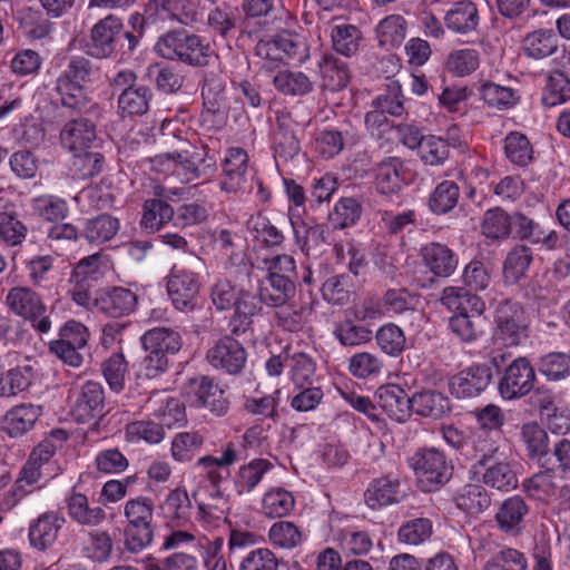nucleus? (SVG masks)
<instances>
[{
  "label": "nucleus",
  "instance_id": "obj_5",
  "mask_svg": "<svg viewBox=\"0 0 570 570\" xmlns=\"http://www.w3.org/2000/svg\"><path fill=\"white\" fill-rule=\"evenodd\" d=\"M528 338V324L520 304L501 302L494 312L492 343L505 348L521 345Z\"/></svg>",
  "mask_w": 570,
  "mask_h": 570
},
{
  "label": "nucleus",
  "instance_id": "obj_54",
  "mask_svg": "<svg viewBox=\"0 0 570 570\" xmlns=\"http://www.w3.org/2000/svg\"><path fill=\"white\" fill-rule=\"evenodd\" d=\"M31 206L37 216L50 223L63 220L69 214L67 202L55 195L39 196Z\"/></svg>",
  "mask_w": 570,
  "mask_h": 570
},
{
  "label": "nucleus",
  "instance_id": "obj_10",
  "mask_svg": "<svg viewBox=\"0 0 570 570\" xmlns=\"http://www.w3.org/2000/svg\"><path fill=\"white\" fill-rule=\"evenodd\" d=\"M206 360L214 368L236 375L243 371L247 353L236 338L225 335L207 350Z\"/></svg>",
  "mask_w": 570,
  "mask_h": 570
},
{
  "label": "nucleus",
  "instance_id": "obj_8",
  "mask_svg": "<svg viewBox=\"0 0 570 570\" xmlns=\"http://www.w3.org/2000/svg\"><path fill=\"white\" fill-rule=\"evenodd\" d=\"M185 393L191 405L203 407L217 416L228 412L229 401L224 390L209 376L203 375L190 379Z\"/></svg>",
  "mask_w": 570,
  "mask_h": 570
},
{
  "label": "nucleus",
  "instance_id": "obj_55",
  "mask_svg": "<svg viewBox=\"0 0 570 570\" xmlns=\"http://www.w3.org/2000/svg\"><path fill=\"white\" fill-rule=\"evenodd\" d=\"M295 505L293 494L282 488L267 491L262 501L263 512L269 518H282L287 515Z\"/></svg>",
  "mask_w": 570,
  "mask_h": 570
},
{
  "label": "nucleus",
  "instance_id": "obj_24",
  "mask_svg": "<svg viewBox=\"0 0 570 570\" xmlns=\"http://www.w3.org/2000/svg\"><path fill=\"white\" fill-rule=\"evenodd\" d=\"M365 503L375 510L399 503L401 500L400 480L393 475L373 479L364 493Z\"/></svg>",
  "mask_w": 570,
  "mask_h": 570
},
{
  "label": "nucleus",
  "instance_id": "obj_44",
  "mask_svg": "<svg viewBox=\"0 0 570 570\" xmlns=\"http://www.w3.org/2000/svg\"><path fill=\"white\" fill-rule=\"evenodd\" d=\"M175 210L164 199L151 198L144 203L141 227L149 232L159 230L174 218Z\"/></svg>",
  "mask_w": 570,
  "mask_h": 570
},
{
  "label": "nucleus",
  "instance_id": "obj_31",
  "mask_svg": "<svg viewBox=\"0 0 570 570\" xmlns=\"http://www.w3.org/2000/svg\"><path fill=\"white\" fill-rule=\"evenodd\" d=\"M482 469V483L491 489L508 492L518 487V476L511 464L507 461H489L479 466Z\"/></svg>",
  "mask_w": 570,
  "mask_h": 570
},
{
  "label": "nucleus",
  "instance_id": "obj_29",
  "mask_svg": "<svg viewBox=\"0 0 570 570\" xmlns=\"http://www.w3.org/2000/svg\"><path fill=\"white\" fill-rule=\"evenodd\" d=\"M141 344L146 353L168 357L176 354L183 343L178 332L167 327H155L141 336Z\"/></svg>",
  "mask_w": 570,
  "mask_h": 570
},
{
  "label": "nucleus",
  "instance_id": "obj_14",
  "mask_svg": "<svg viewBox=\"0 0 570 570\" xmlns=\"http://www.w3.org/2000/svg\"><path fill=\"white\" fill-rule=\"evenodd\" d=\"M205 154L199 151H188L165 154L155 157L153 160L156 165H165L167 170H171L173 175L183 184H188L202 177L199 165L204 163Z\"/></svg>",
  "mask_w": 570,
  "mask_h": 570
},
{
  "label": "nucleus",
  "instance_id": "obj_30",
  "mask_svg": "<svg viewBox=\"0 0 570 570\" xmlns=\"http://www.w3.org/2000/svg\"><path fill=\"white\" fill-rule=\"evenodd\" d=\"M440 302L450 311L473 313L480 317L485 309V303L466 287L449 286L442 292Z\"/></svg>",
  "mask_w": 570,
  "mask_h": 570
},
{
  "label": "nucleus",
  "instance_id": "obj_37",
  "mask_svg": "<svg viewBox=\"0 0 570 570\" xmlns=\"http://www.w3.org/2000/svg\"><path fill=\"white\" fill-rule=\"evenodd\" d=\"M318 67L323 88L337 91L347 86L350 70L346 62L342 59L332 55H325L320 61Z\"/></svg>",
  "mask_w": 570,
  "mask_h": 570
},
{
  "label": "nucleus",
  "instance_id": "obj_53",
  "mask_svg": "<svg viewBox=\"0 0 570 570\" xmlns=\"http://www.w3.org/2000/svg\"><path fill=\"white\" fill-rule=\"evenodd\" d=\"M537 368L549 381H560L570 375V355L551 352L539 357Z\"/></svg>",
  "mask_w": 570,
  "mask_h": 570
},
{
  "label": "nucleus",
  "instance_id": "obj_19",
  "mask_svg": "<svg viewBox=\"0 0 570 570\" xmlns=\"http://www.w3.org/2000/svg\"><path fill=\"white\" fill-rule=\"evenodd\" d=\"M405 163L400 157L389 156L374 167V184L382 195H394L401 190L405 180Z\"/></svg>",
  "mask_w": 570,
  "mask_h": 570
},
{
  "label": "nucleus",
  "instance_id": "obj_33",
  "mask_svg": "<svg viewBox=\"0 0 570 570\" xmlns=\"http://www.w3.org/2000/svg\"><path fill=\"white\" fill-rule=\"evenodd\" d=\"M67 509L69 517L80 525L97 527L106 519V511L99 505L91 507L80 492H72L67 498Z\"/></svg>",
  "mask_w": 570,
  "mask_h": 570
},
{
  "label": "nucleus",
  "instance_id": "obj_27",
  "mask_svg": "<svg viewBox=\"0 0 570 570\" xmlns=\"http://www.w3.org/2000/svg\"><path fill=\"white\" fill-rule=\"evenodd\" d=\"M499 449L498 442L488 431H478L468 438L462 455L468 460L475 461L472 469L475 474H479V466L493 460L498 455Z\"/></svg>",
  "mask_w": 570,
  "mask_h": 570
},
{
  "label": "nucleus",
  "instance_id": "obj_34",
  "mask_svg": "<svg viewBox=\"0 0 570 570\" xmlns=\"http://www.w3.org/2000/svg\"><path fill=\"white\" fill-rule=\"evenodd\" d=\"M294 127L295 124L289 117L282 116L277 118V128L274 132V151L275 156L284 161L293 159L301 150Z\"/></svg>",
  "mask_w": 570,
  "mask_h": 570
},
{
  "label": "nucleus",
  "instance_id": "obj_43",
  "mask_svg": "<svg viewBox=\"0 0 570 570\" xmlns=\"http://www.w3.org/2000/svg\"><path fill=\"white\" fill-rule=\"evenodd\" d=\"M533 259L532 250L525 245L513 247L503 264L504 282L509 285L518 283L525 274Z\"/></svg>",
  "mask_w": 570,
  "mask_h": 570
},
{
  "label": "nucleus",
  "instance_id": "obj_62",
  "mask_svg": "<svg viewBox=\"0 0 570 570\" xmlns=\"http://www.w3.org/2000/svg\"><path fill=\"white\" fill-rule=\"evenodd\" d=\"M247 228L256 240L266 246H279L284 242L283 233L264 216H252L247 222Z\"/></svg>",
  "mask_w": 570,
  "mask_h": 570
},
{
  "label": "nucleus",
  "instance_id": "obj_17",
  "mask_svg": "<svg viewBox=\"0 0 570 570\" xmlns=\"http://www.w3.org/2000/svg\"><path fill=\"white\" fill-rule=\"evenodd\" d=\"M61 146L73 153L85 151L97 140L96 125L87 118H76L67 121L60 130Z\"/></svg>",
  "mask_w": 570,
  "mask_h": 570
},
{
  "label": "nucleus",
  "instance_id": "obj_35",
  "mask_svg": "<svg viewBox=\"0 0 570 570\" xmlns=\"http://www.w3.org/2000/svg\"><path fill=\"white\" fill-rule=\"evenodd\" d=\"M558 47L559 39L552 29H538L529 32L522 41L524 55L535 60L554 55Z\"/></svg>",
  "mask_w": 570,
  "mask_h": 570
},
{
  "label": "nucleus",
  "instance_id": "obj_48",
  "mask_svg": "<svg viewBox=\"0 0 570 570\" xmlns=\"http://www.w3.org/2000/svg\"><path fill=\"white\" fill-rule=\"evenodd\" d=\"M82 552L94 562L107 561L112 552L114 542L107 531H91L81 542Z\"/></svg>",
  "mask_w": 570,
  "mask_h": 570
},
{
  "label": "nucleus",
  "instance_id": "obj_56",
  "mask_svg": "<svg viewBox=\"0 0 570 570\" xmlns=\"http://www.w3.org/2000/svg\"><path fill=\"white\" fill-rule=\"evenodd\" d=\"M273 83L278 91L291 96H303L313 89L309 78L301 71H279L274 77Z\"/></svg>",
  "mask_w": 570,
  "mask_h": 570
},
{
  "label": "nucleus",
  "instance_id": "obj_45",
  "mask_svg": "<svg viewBox=\"0 0 570 570\" xmlns=\"http://www.w3.org/2000/svg\"><path fill=\"white\" fill-rule=\"evenodd\" d=\"M458 508L470 513L479 514L491 505V498L481 484H465L455 497Z\"/></svg>",
  "mask_w": 570,
  "mask_h": 570
},
{
  "label": "nucleus",
  "instance_id": "obj_41",
  "mask_svg": "<svg viewBox=\"0 0 570 570\" xmlns=\"http://www.w3.org/2000/svg\"><path fill=\"white\" fill-rule=\"evenodd\" d=\"M273 469V464L266 459H254L242 465L235 478V489L238 494L252 492L262 481L264 474Z\"/></svg>",
  "mask_w": 570,
  "mask_h": 570
},
{
  "label": "nucleus",
  "instance_id": "obj_47",
  "mask_svg": "<svg viewBox=\"0 0 570 570\" xmlns=\"http://www.w3.org/2000/svg\"><path fill=\"white\" fill-rule=\"evenodd\" d=\"M521 436L531 460L540 462L549 453L548 433L538 423L524 424L521 429Z\"/></svg>",
  "mask_w": 570,
  "mask_h": 570
},
{
  "label": "nucleus",
  "instance_id": "obj_61",
  "mask_svg": "<svg viewBox=\"0 0 570 570\" xmlns=\"http://www.w3.org/2000/svg\"><path fill=\"white\" fill-rule=\"evenodd\" d=\"M570 99V80L559 70L550 72L542 104L554 107Z\"/></svg>",
  "mask_w": 570,
  "mask_h": 570
},
{
  "label": "nucleus",
  "instance_id": "obj_22",
  "mask_svg": "<svg viewBox=\"0 0 570 570\" xmlns=\"http://www.w3.org/2000/svg\"><path fill=\"white\" fill-rule=\"evenodd\" d=\"M452 410L450 399L442 392L425 389L412 394V414L420 417L441 420Z\"/></svg>",
  "mask_w": 570,
  "mask_h": 570
},
{
  "label": "nucleus",
  "instance_id": "obj_32",
  "mask_svg": "<svg viewBox=\"0 0 570 570\" xmlns=\"http://www.w3.org/2000/svg\"><path fill=\"white\" fill-rule=\"evenodd\" d=\"M41 415V406L21 404L7 412L2 421V429L10 436L17 438L31 430Z\"/></svg>",
  "mask_w": 570,
  "mask_h": 570
},
{
  "label": "nucleus",
  "instance_id": "obj_13",
  "mask_svg": "<svg viewBox=\"0 0 570 570\" xmlns=\"http://www.w3.org/2000/svg\"><path fill=\"white\" fill-rule=\"evenodd\" d=\"M105 412V391L99 382L87 381L81 385L72 406V416L79 423L101 417Z\"/></svg>",
  "mask_w": 570,
  "mask_h": 570
},
{
  "label": "nucleus",
  "instance_id": "obj_23",
  "mask_svg": "<svg viewBox=\"0 0 570 570\" xmlns=\"http://www.w3.org/2000/svg\"><path fill=\"white\" fill-rule=\"evenodd\" d=\"M63 523L65 519L57 512L50 511L40 514L29 527L30 544L40 551L52 547Z\"/></svg>",
  "mask_w": 570,
  "mask_h": 570
},
{
  "label": "nucleus",
  "instance_id": "obj_36",
  "mask_svg": "<svg viewBox=\"0 0 570 570\" xmlns=\"http://www.w3.org/2000/svg\"><path fill=\"white\" fill-rule=\"evenodd\" d=\"M422 256L430 271L440 277H448L456 268L458 259L454 253L445 245L431 243L422 248Z\"/></svg>",
  "mask_w": 570,
  "mask_h": 570
},
{
  "label": "nucleus",
  "instance_id": "obj_21",
  "mask_svg": "<svg viewBox=\"0 0 570 570\" xmlns=\"http://www.w3.org/2000/svg\"><path fill=\"white\" fill-rule=\"evenodd\" d=\"M146 410L167 428L185 421V407L183 403L169 395L167 391H154L145 404Z\"/></svg>",
  "mask_w": 570,
  "mask_h": 570
},
{
  "label": "nucleus",
  "instance_id": "obj_52",
  "mask_svg": "<svg viewBox=\"0 0 570 570\" xmlns=\"http://www.w3.org/2000/svg\"><path fill=\"white\" fill-rule=\"evenodd\" d=\"M362 206L353 197H342L328 214V222L334 229L353 226L361 217Z\"/></svg>",
  "mask_w": 570,
  "mask_h": 570
},
{
  "label": "nucleus",
  "instance_id": "obj_3",
  "mask_svg": "<svg viewBox=\"0 0 570 570\" xmlns=\"http://www.w3.org/2000/svg\"><path fill=\"white\" fill-rule=\"evenodd\" d=\"M124 515L127 520L125 549L138 553L153 542L154 502L147 497L130 499L124 505Z\"/></svg>",
  "mask_w": 570,
  "mask_h": 570
},
{
  "label": "nucleus",
  "instance_id": "obj_15",
  "mask_svg": "<svg viewBox=\"0 0 570 570\" xmlns=\"http://www.w3.org/2000/svg\"><path fill=\"white\" fill-rule=\"evenodd\" d=\"M94 303L100 313L119 318L128 316L135 311L137 296L129 288L115 286L100 291Z\"/></svg>",
  "mask_w": 570,
  "mask_h": 570
},
{
  "label": "nucleus",
  "instance_id": "obj_57",
  "mask_svg": "<svg viewBox=\"0 0 570 570\" xmlns=\"http://www.w3.org/2000/svg\"><path fill=\"white\" fill-rule=\"evenodd\" d=\"M481 230L487 238H507L511 234V216L499 207L491 208L483 215Z\"/></svg>",
  "mask_w": 570,
  "mask_h": 570
},
{
  "label": "nucleus",
  "instance_id": "obj_7",
  "mask_svg": "<svg viewBox=\"0 0 570 570\" xmlns=\"http://www.w3.org/2000/svg\"><path fill=\"white\" fill-rule=\"evenodd\" d=\"M537 380L535 370L525 356L509 363L499 379L498 390L504 400H518L528 395Z\"/></svg>",
  "mask_w": 570,
  "mask_h": 570
},
{
  "label": "nucleus",
  "instance_id": "obj_26",
  "mask_svg": "<svg viewBox=\"0 0 570 570\" xmlns=\"http://www.w3.org/2000/svg\"><path fill=\"white\" fill-rule=\"evenodd\" d=\"M315 301L309 295L307 298L301 296L299 302L281 305L276 311L278 326L289 332H299L307 323L314 311Z\"/></svg>",
  "mask_w": 570,
  "mask_h": 570
},
{
  "label": "nucleus",
  "instance_id": "obj_1",
  "mask_svg": "<svg viewBox=\"0 0 570 570\" xmlns=\"http://www.w3.org/2000/svg\"><path fill=\"white\" fill-rule=\"evenodd\" d=\"M139 43V38L124 29L121 18L108 14L90 30L87 53L94 58L106 59L120 55L130 57Z\"/></svg>",
  "mask_w": 570,
  "mask_h": 570
},
{
  "label": "nucleus",
  "instance_id": "obj_46",
  "mask_svg": "<svg viewBox=\"0 0 570 570\" xmlns=\"http://www.w3.org/2000/svg\"><path fill=\"white\" fill-rule=\"evenodd\" d=\"M522 489L528 495L539 500L556 495L559 490L556 471L548 468L533 474L523 480Z\"/></svg>",
  "mask_w": 570,
  "mask_h": 570
},
{
  "label": "nucleus",
  "instance_id": "obj_4",
  "mask_svg": "<svg viewBox=\"0 0 570 570\" xmlns=\"http://www.w3.org/2000/svg\"><path fill=\"white\" fill-rule=\"evenodd\" d=\"M419 488L433 492L448 483L452 476L453 465L445 454L435 448L419 449L410 459Z\"/></svg>",
  "mask_w": 570,
  "mask_h": 570
},
{
  "label": "nucleus",
  "instance_id": "obj_42",
  "mask_svg": "<svg viewBox=\"0 0 570 570\" xmlns=\"http://www.w3.org/2000/svg\"><path fill=\"white\" fill-rule=\"evenodd\" d=\"M199 0H161L159 10L166 18L178 23L190 26L200 17Z\"/></svg>",
  "mask_w": 570,
  "mask_h": 570
},
{
  "label": "nucleus",
  "instance_id": "obj_9",
  "mask_svg": "<svg viewBox=\"0 0 570 570\" xmlns=\"http://www.w3.org/2000/svg\"><path fill=\"white\" fill-rule=\"evenodd\" d=\"M253 179L247 153L238 147L229 148L223 163L220 188L227 193L250 191Z\"/></svg>",
  "mask_w": 570,
  "mask_h": 570
},
{
  "label": "nucleus",
  "instance_id": "obj_16",
  "mask_svg": "<svg viewBox=\"0 0 570 570\" xmlns=\"http://www.w3.org/2000/svg\"><path fill=\"white\" fill-rule=\"evenodd\" d=\"M377 405L387 416L399 423H405L412 415V395L396 384L380 386L375 392Z\"/></svg>",
  "mask_w": 570,
  "mask_h": 570
},
{
  "label": "nucleus",
  "instance_id": "obj_20",
  "mask_svg": "<svg viewBox=\"0 0 570 570\" xmlns=\"http://www.w3.org/2000/svg\"><path fill=\"white\" fill-rule=\"evenodd\" d=\"M296 293L295 282L289 275L267 274L258 286L259 301L269 306L278 307L288 303Z\"/></svg>",
  "mask_w": 570,
  "mask_h": 570
},
{
  "label": "nucleus",
  "instance_id": "obj_50",
  "mask_svg": "<svg viewBox=\"0 0 570 570\" xmlns=\"http://www.w3.org/2000/svg\"><path fill=\"white\" fill-rule=\"evenodd\" d=\"M331 38L335 51L350 57L357 51L362 32L353 24L340 23L332 27Z\"/></svg>",
  "mask_w": 570,
  "mask_h": 570
},
{
  "label": "nucleus",
  "instance_id": "obj_2",
  "mask_svg": "<svg viewBox=\"0 0 570 570\" xmlns=\"http://www.w3.org/2000/svg\"><path fill=\"white\" fill-rule=\"evenodd\" d=\"M155 52L164 59L191 67L206 66L212 53L209 45L198 35L181 28L161 35L155 45Z\"/></svg>",
  "mask_w": 570,
  "mask_h": 570
},
{
  "label": "nucleus",
  "instance_id": "obj_59",
  "mask_svg": "<svg viewBox=\"0 0 570 570\" xmlns=\"http://www.w3.org/2000/svg\"><path fill=\"white\" fill-rule=\"evenodd\" d=\"M376 35L381 46H397L406 35V23L402 16L392 14L379 23Z\"/></svg>",
  "mask_w": 570,
  "mask_h": 570
},
{
  "label": "nucleus",
  "instance_id": "obj_49",
  "mask_svg": "<svg viewBox=\"0 0 570 570\" xmlns=\"http://www.w3.org/2000/svg\"><path fill=\"white\" fill-rule=\"evenodd\" d=\"M460 189L452 180L440 183L429 198V208L436 215L451 212L459 202Z\"/></svg>",
  "mask_w": 570,
  "mask_h": 570
},
{
  "label": "nucleus",
  "instance_id": "obj_39",
  "mask_svg": "<svg viewBox=\"0 0 570 570\" xmlns=\"http://www.w3.org/2000/svg\"><path fill=\"white\" fill-rule=\"evenodd\" d=\"M202 97L205 109L212 114H225L228 109L225 82L214 72L204 76Z\"/></svg>",
  "mask_w": 570,
  "mask_h": 570
},
{
  "label": "nucleus",
  "instance_id": "obj_63",
  "mask_svg": "<svg viewBox=\"0 0 570 570\" xmlns=\"http://www.w3.org/2000/svg\"><path fill=\"white\" fill-rule=\"evenodd\" d=\"M101 371L110 390L119 393L125 387L128 363L122 353H115L102 364Z\"/></svg>",
  "mask_w": 570,
  "mask_h": 570
},
{
  "label": "nucleus",
  "instance_id": "obj_40",
  "mask_svg": "<svg viewBox=\"0 0 570 570\" xmlns=\"http://www.w3.org/2000/svg\"><path fill=\"white\" fill-rule=\"evenodd\" d=\"M151 98L153 92L146 86L127 88L118 97L119 114L121 117L141 116L148 111Z\"/></svg>",
  "mask_w": 570,
  "mask_h": 570
},
{
  "label": "nucleus",
  "instance_id": "obj_12",
  "mask_svg": "<svg viewBox=\"0 0 570 570\" xmlns=\"http://www.w3.org/2000/svg\"><path fill=\"white\" fill-rule=\"evenodd\" d=\"M492 370L487 364H473L458 374L449 383L452 395L458 399L479 396L492 382Z\"/></svg>",
  "mask_w": 570,
  "mask_h": 570
},
{
  "label": "nucleus",
  "instance_id": "obj_18",
  "mask_svg": "<svg viewBox=\"0 0 570 570\" xmlns=\"http://www.w3.org/2000/svg\"><path fill=\"white\" fill-rule=\"evenodd\" d=\"M530 508L521 495L507 498L500 504L495 513V522L499 529L510 537H518L525 527V518Z\"/></svg>",
  "mask_w": 570,
  "mask_h": 570
},
{
  "label": "nucleus",
  "instance_id": "obj_38",
  "mask_svg": "<svg viewBox=\"0 0 570 570\" xmlns=\"http://www.w3.org/2000/svg\"><path fill=\"white\" fill-rule=\"evenodd\" d=\"M120 228L119 219L109 215L100 214L87 219L81 230V236L91 244H102L112 239Z\"/></svg>",
  "mask_w": 570,
  "mask_h": 570
},
{
  "label": "nucleus",
  "instance_id": "obj_11",
  "mask_svg": "<svg viewBox=\"0 0 570 570\" xmlns=\"http://www.w3.org/2000/svg\"><path fill=\"white\" fill-rule=\"evenodd\" d=\"M168 295L180 312H191L197 303L199 281L196 273L174 267L168 282Z\"/></svg>",
  "mask_w": 570,
  "mask_h": 570
},
{
  "label": "nucleus",
  "instance_id": "obj_60",
  "mask_svg": "<svg viewBox=\"0 0 570 570\" xmlns=\"http://www.w3.org/2000/svg\"><path fill=\"white\" fill-rule=\"evenodd\" d=\"M480 92L485 104L501 110L513 107L519 100V97L512 88L500 86L491 81L482 83Z\"/></svg>",
  "mask_w": 570,
  "mask_h": 570
},
{
  "label": "nucleus",
  "instance_id": "obj_28",
  "mask_svg": "<svg viewBox=\"0 0 570 570\" xmlns=\"http://www.w3.org/2000/svg\"><path fill=\"white\" fill-rule=\"evenodd\" d=\"M444 21L455 33L466 35L474 31L480 22L476 4L470 0L455 1L446 11Z\"/></svg>",
  "mask_w": 570,
  "mask_h": 570
},
{
  "label": "nucleus",
  "instance_id": "obj_51",
  "mask_svg": "<svg viewBox=\"0 0 570 570\" xmlns=\"http://www.w3.org/2000/svg\"><path fill=\"white\" fill-rule=\"evenodd\" d=\"M504 154L514 165L524 167L533 159V149L528 137L519 131H511L504 138Z\"/></svg>",
  "mask_w": 570,
  "mask_h": 570
},
{
  "label": "nucleus",
  "instance_id": "obj_6",
  "mask_svg": "<svg viewBox=\"0 0 570 570\" xmlns=\"http://www.w3.org/2000/svg\"><path fill=\"white\" fill-rule=\"evenodd\" d=\"M9 308L24 321L29 322L39 334L51 330V320L47 314V305L41 296L28 287H13L7 295Z\"/></svg>",
  "mask_w": 570,
  "mask_h": 570
},
{
  "label": "nucleus",
  "instance_id": "obj_58",
  "mask_svg": "<svg viewBox=\"0 0 570 570\" xmlns=\"http://www.w3.org/2000/svg\"><path fill=\"white\" fill-rule=\"evenodd\" d=\"M292 226L296 243L306 255H308L312 249H316L327 243V230L324 225L315 224L307 226L304 223L296 225L292 222Z\"/></svg>",
  "mask_w": 570,
  "mask_h": 570
},
{
  "label": "nucleus",
  "instance_id": "obj_64",
  "mask_svg": "<svg viewBox=\"0 0 570 570\" xmlns=\"http://www.w3.org/2000/svg\"><path fill=\"white\" fill-rule=\"evenodd\" d=\"M527 558L513 548H504L494 554L483 567V570H527Z\"/></svg>",
  "mask_w": 570,
  "mask_h": 570
},
{
  "label": "nucleus",
  "instance_id": "obj_25",
  "mask_svg": "<svg viewBox=\"0 0 570 570\" xmlns=\"http://www.w3.org/2000/svg\"><path fill=\"white\" fill-rule=\"evenodd\" d=\"M262 304L258 294L244 289L232 307L234 312L228 323L230 333L233 335L246 333L252 327L254 316L261 313Z\"/></svg>",
  "mask_w": 570,
  "mask_h": 570
}]
</instances>
